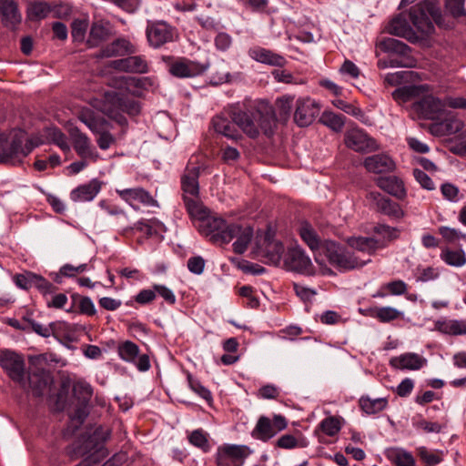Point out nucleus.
<instances>
[{"label": "nucleus", "mask_w": 466, "mask_h": 466, "mask_svg": "<svg viewBox=\"0 0 466 466\" xmlns=\"http://www.w3.org/2000/svg\"><path fill=\"white\" fill-rule=\"evenodd\" d=\"M199 167L187 166L181 176L182 200L193 219L198 221V230L215 244H227L234 238L237 224H228L223 218L209 216L199 196Z\"/></svg>", "instance_id": "obj_1"}, {"label": "nucleus", "mask_w": 466, "mask_h": 466, "mask_svg": "<svg viewBox=\"0 0 466 466\" xmlns=\"http://www.w3.org/2000/svg\"><path fill=\"white\" fill-rule=\"evenodd\" d=\"M408 16L409 20L404 14L392 18L387 26V32L411 44H418L434 33L432 20L438 23L441 13L436 0H422L410 8Z\"/></svg>", "instance_id": "obj_2"}, {"label": "nucleus", "mask_w": 466, "mask_h": 466, "mask_svg": "<svg viewBox=\"0 0 466 466\" xmlns=\"http://www.w3.org/2000/svg\"><path fill=\"white\" fill-rule=\"evenodd\" d=\"M230 117L250 138L258 137L260 132L268 137L274 134L276 120L271 112L244 111L234 106L230 110Z\"/></svg>", "instance_id": "obj_3"}, {"label": "nucleus", "mask_w": 466, "mask_h": 466, "mask_svg": "<svg viewBox=\"0 0 466 466\" xmlns=\"http://www.w3.org/2000/svg\"><path fill=\"white\" fill-rule=\"evenodd\" d=\"M24 141L22 134H15L10 140L5 135H0V163H21L35 147L32 141L27 140L25 145Z\"/></svg>", "instance_id": "obj_4"}, {"label": "nucleus", "mask_w": 466, "mask_h": 466, "mask_svg": "<svg viewBox=\"0 0 466 466\" xmlns=\"http://www.w3.org/2000/svg\"><path fill=\"white\" fill-rule=\"evenodd\" d=\"M323 248L324 254L329 263L336 266L340 270H351L362 267L370 261V258H358L354 254L331 240H325Z\"/></svg>", "instance_id": "obj_5"}, {"label": "nucleus", "mask_w": 466, "mask_h": 466, "mask_svg": "<svg viewBox=\"0 0 466 466\" xmlns=\"http://www.w3.org/2000/svg\"><path fill=\"white\" fill-rule=\"evenodd\" d=\"M251 453L247 445L224 444L218 448L216 462L218 466H242Z\"/></svg>", "instance_id": "obj_6"}, {"label": "nucleus", "mask_w": 466, "mask_h": 466, "mask_svg": "<svg viewBox=\"0 0 466 466\" xmlns=\"http://www.w3.org/2000/svg\"><path fill=\"white\" fill-rule=\"evenodd\" d=\"M287 427L288 420L280 414H275L272 420L267 416H260L252 431V436L266 442Z\"/></svg>", "instance_id": "obj_7"}, {"label": "nucleus", "mask_w": 466, "mask_h": 466, "mask_svg": "<svg viewBox=\"0 0 466 466\" xmlns=\"http://www.w3.org/2000/svg\"><path fill=\"white\" fill-rule=\"evenodd\" d=\"M110 436L111 430L108 427L99 426L86 438L83 437L78 440L75 444V450H78L77 454L79 455L94 456L96 452L102 450L104 443Z\"/></svg>", "instance_id": "obj_8"}, {"label": "nucleus", "mask_w": 466, "mask_h": 466, "mask_svg": "<svg viewBox=\"0 0 466 466\" xmlns=\"http://www.w3.org/2000/svg\"><path fill=\"white\" fill-rule=\"evenodd\" d=\"M177 30L165 21H148L147 25V37L149 45L158 48L177 38Z\"/></svg>", "instance_id": "obj_9"}, {"label": "nucleus", "mask_w": 466, "mask_h": 466, "mask_svg": "<svg viewBox=\"0 0 466 466\" xmlns=\"http://www.w3.org/2000/svg\"><path fill=\"white\" fill-rule=\"evenodd\" d=\"M411 108L420 118L435 120L442 114L445 104L438 97L425 92L412 103Z\"/></svg>", "instance_id": "obj_10"}, {"label": "nucleus", "mask_w": 466, "mask_h": 466, "mask_svg": "<svg viewBox=\"0 0 466 466\" xmlns=\"http://www.w3.org/2000/svg\"><path fill=\"white\" fill-rule=\"evenodd\" d=\"M0 367L14 380L25 386V360L22 355L15 351L5 350L0 352Z\"/></svg>", "instance_id": "obj_11"}, {"label": "nucleus", "mask_w": 466, "mask_h": 466, "mask_svg": "<svg viewBox=\"0 0 466 466\" xmlns=\"http://www.w3.org/2000/svg\"><path fill=\"white\" fill-rule=\"evenodd\" d=\"M344 142L347 147L360 153H370L378 150L380 147L373 137L359 127L347 130Z\"/></svg>", "instance_id": "obj_12"}, {"label": "nucleus", "mask_w": 466, "mask_h": 466, "mask_svg": "<svg viewBox=\"0 0 466 466\" xmlns=\"http://www.w3.org/2000/svg\"><path fill=\"white\" fill-rule=\"evenodd\" d=\"M94 106L121 127L127 124L126 116L121 114L122 96L116 92H106L102 100L94 104Z\"/></svg>", "instance_id": "obj_13"}, {"label": "nucleus", "mask_w": 466, "mask_h": 466, "mask_svg": "<svg viewBox=\"0 0 466 466\" xmlns=\"http://www.w3.org/2000/svg\"><path fill=\"white\" fill-rule=\"evenodd\" d=\"M320 106L319 103L310 97H299L296 101L294 111V122L301 127H309L319 116Z\"/></svg>", "instance_id": "obj_14"}, {"label": "nucleus", "mask_w": 466, "mask_h": 466, "mask_svg": "<svg viewBox=\"0 0 466 466\" xmlns=\"http://www.w3.org/2000/svg\"><path fill=\"white\" fill-rule=\"evenodd\" d=\"M209 63H199L187 58H178L169 64L168 72L178 78L195 77L205 73Z\"/></svg>", "instance_id": "obj_15"}, {"label": "nucleus", "mask_w": 466, "mask_h": 466, "mask_svg": "<svg viewBox=\"0 0 466 466\" xmlns=\"http://www.w3.org/2000/svg\"><path fill=\"white\" fill-rule=\"evenodd\" d=\"M284 264L287 269L291 271L302 274H311L313 272L310 258L299 247L292 248L288 250L284 258Z\"/></svg>", "instance_id": "obj_16"}, {"label": "nucleus", "mask_w": 466, "mask_h": 466, "mask_svg": "<svg viewBox=\"0 0 466 466\" xmlns=\"http://www.w3.org/2000/svg\"><path fill=\"white\" fill-rule=\"evenodd\" d=\"M70 137L72 144L76 154L83 159H89L92 162H96L99 155L93 147L91 140L77 127L70 129Z\"/></svg>", "instance_id": "obj_17"}, {"label": "nucleus", "mask_w": 466, "mask_h": 466, "mask_svg": "<svg viewBox=\"0 0 466 466\" xmlns=\"http://www.w3.org/2000/svg\"><path fill=\"white\" fill-rule=\"evenodd\" d=\"M118 196L133 208L134 203H140L147 207H158L157 201L143 187L116 189Z\"/></svg>", "instance_id": "obj_18"}, {"label": "nucleus", "mask_w": 466, "mask_h": 466, "mask_svg": "<svg viewBox=\"0 0 466 466\" xmlns=\"http://www.w3.org/2000/svg\"><path fill=\"white\" fill-rule=\"evenodd\" d=\"M248 54L250 58L261 64L279 67H283L287 64V59L283 56L261 46L249 48Z\"/></svg>", "instance_id": "obj_19"}, {"label": "nucleus", "mask_w": 466, "mask_h": 466, "mask_svg": "<svg viewBox=\"0 0 466 466\" xmlns=\"http://www.w3.org/2000/svg\"><path fill=\"white\" fill-rule=\"evenodd\" d=\"M369 198L375 203L377 210L383 213L384 215L396 219H400L405 215L404 211L398 203L392 201L390 198L382 197L379 192L369 193Z\"/></svg>", "instance_id": "obj_20"}, {"label": "nucleus", "mask_w": 466, "mask_h": 466, "mask_svg": "<svg viewBox=\"0 0 466 466\" xmlns=\"http://www.w3.org/2000/svg\"><path fill=\"white\" fill-rule=\"evenodd\" d=\"M284 252V246L274 238V233L268 230L262 243V254L272 264H279Z\"/></svg>", "instance_id": "obj_21"}, {"label": "nucleus", "mask_w": 466, "mask_h": 466, "mask_svg": "<svg viewBox=\"0 0 466 466\" xmlns=\"http://www.w3.org/2000/svg\"><path fill=\"white\" fill-rule=\"evenodd\" d=\"M102 182L97 178L91 179L86 184L79 185L70 193V198L74 202L92 201L102 188Z\"/></svg>", "instance_id": "obj_22"}, {"label": "nucleus", "mask_w": 466, "mask_h": 466, "mask_svg": "<svg viewBox=\"0 0 466 466\" xmlns=\"http://www.w3.org/2000/svg\"><path fill=\"white\" fill-rule=\"evenodd\" d=\"M299 233L302 240L308 245V247L315 253V259L319 262L317 252L319 254L324 253V242L321 241L319 236L316 232L315 228L307 221L300 223L299 228Z\"/></svg>", "instance_id": "obj_23"}, {"label": "nucleus", "mask_w": 466, "mask_h": 466, "mask_svg": "<svg viewBox=\"0 0 466 466\" xmlns=\"http://www.w3.org/2000/svg\"><path fill=\"white\" fill-rule=\"evenodd\" d=\"M426 363L427 360L425 358L413 352H408L393 357L390 360V364L393 368L409 370H418L426 365Z\"/></svg>", "instance_id": "obj_24"}, {"label": "nucleus", "mask_w": 466, "mask_h": 466, "mask_svg": "<svg viewBox=\"0 0 466 466\" xmlns=\"http://www.w3.org/2000/svg\"><path fill=\"white\" fill-rule=\"evenodd\" d=\"M347 243L350 248L366 253L369 256L373 254L377 249L386 247L385 241H380L371 237H351L347 239Z\"/></svg>", "instance_id": "obj_25"}, {"label": "nucleus", "mask_w": 466, "mask_h": 466, "mask_svg": "<svg viewBox=\"0 0 466 466\" xmlns=\"http://www.w3.org/2000/svg\"><path fill=\"white\" fill-rule=\"evenodd\" d=\"M365 168L371 173L380 174L390 172L395 168L394 161L385 154H377L364 159Z\"/></svg>", "instance_id": "obj_26"}, {"label": "nucleus", "mask_w": 466, "mask_h": 466, "mask_svg": "<svg viewBox=\"0 0 466 466\" xmlns=\"http://www.w3.org/2000/svg\"><path fill=\"white\" fill-rule=\"evenodd\" d=\"M114 67L120 71L144 74L148 71V64L144 56H133L113 62Z\"/></svg>", "instance_id": "obj_27"}, {"label": "nucleus", "mask_w": 466, "mask_h": 466, "mask_svg": "<svg viewBox=\"0 0 466 466\" xmlns=\"http://www.w3.org/2000/svg\"><path fill=\"white\" fill-rule=\"evenodd\" d=\"M428 86L426 85H410L404 86L397 88L393 93L392 96L396 102L400 105L407 102H414L422 96L423 93L428 92Z\"/></svg>", "instance_id": "obj_28"}, {"label": "nucleus", "mask_w": 466, "mask_h": 466, "mask_svg": "<svg viewBox=\"0 0 466 466\" xmlns=\"http://www.w3.org/2000/svg\"><path fill=\"white\" fill-rule=\"evenodd\" d=\"M23 320L27 322L28 329H31L43 338L58 337L60 332L66 327V323L61 321L51 322L48 326H45L30 318L25 317Z\"/></svg>", "instance_id": "obj_29"}, {"label": "nucleus", "mask_w": 466, "mask_h": 466, "mask_svg": "<svg viewBox=\"0 0 466 466\" xmlns=\"http://www.w3.org/2000/svg\"><path fill=\"white\" fill-rule=\"evenodd\" d=\"M376 184L380 189L397 198L401 199L406 196L403 182L397 177H380L376 180Z\"/></svg>", "instance_id": "obj_30"}, {"label": "nucleus", "mask_w": 466, "mask_h": 466, "mask_svg": "<svg viewBox=\"0 0 466 466\" xmlns=\"http://www.w3.org/2000/svg\"><path fill=\"white\" fill-rule=\"evenodd\" d=\"M435 329L450 336L466 335V321L462 319H439L434 323Z\"/></svg>", "instance_id": "obj_31"}, {"label": "nucleus", "mask_w": 466, "mask_h": 466, "mask_svg": "<svg viewBox=\"0 0 466 466\" xmlns=\"http://www.w3.org/2000/svg\"><path fill=\"white\" fill-rule=\"evenodd\" d=\"M212 125L215 131L221 134L225 137L238 140L241 137V135L235 127V123L231 122L228 118L223 116H216L212 119Z\"/></svg>", "instance_id": "obj_32"}, {"label": "nucleus", "mask_w": 466, "mask_h": 466, "mask_svg": "<svg viewBox=\"0 0 466 466\" xmlns=\"http://www.w3.org/2000/svg\"><path fill=\"white\" fill-rule=\"evenodd\" d=\"M0 15L5 25L14 26L21 21V15L14 0H0Z\"/></svg>", "instance_id": "obj_33"}, {"label": "nucleus", "mask_w": 466, "mask_h": 466, "mask_svg": "<svg viewBox=\"0 0 466 466\" xmlns=\"http://www.w3.org/2000/svg\"><path fill=\"white\" fill-rule=\"evenodd\" d=\"M133 52V46L130 42L124 38H118L113 41L111 44L105 46L99 56L101 57H111L116 56H124Z\"/></svg>", "instance_id": "obj_34"}, {"label": "nucleus", "mask_w": 466, "mask_h": 466, "mask_svg": "<svg viewBox=\"0 0 466 466\" xmlns=\"http://www.w3.org/2000/svg\"><path fill=\"white\" fill-rule=\"evenodd\" d=\"M238 230L234 233L237 240L233 243V250L237 254H243L250 243L253 237V228L251 227H241L237 224Z\"/></svg>", "instance_id": "obj_35"}, {"label": "nucleus", "mask_w": 466, "mask_h": 466, "mask_svg": "<svg viewBox=\"0 0 466 466\" xmlns=\"http://www.w3.org/2000/svg\"><path fill=\"white\" fill-rule=\"evenodd\" d=\"M441 259L448 266L461 268L466 265V253L462 248H444L440 254Z\"/></svg>", "instance_id": "obj_36"}, {"label": "nucleus", "mask_w": 466, "mask_h": 466, "mask_svg": "<svg viewBox=\"0 0 466 466\" xmlns=\"http://www.w3.org/2000/svg\"><path fill=\"white\" fill-rule=\"evenodd\" d=\"M50 378L47 372L40 370L38 372H32L28 375V384L35 396H41L47 389Z\"/></svg>", "instance_id": "obj_37"}, {"label": "nucleus", "mask_w": 466, "mask_h": 466, "mask_svg": "<svg viewBox=\"0 0 466 466\" xmlns=\"http://www.w3.org/2000/svg\"><path fill=\"white\" fill-rule=\"evenodd\" d=\"M386 456L395 466H415L414 457L404 449H388Z\"/></svg>", "instance_id": "obj_38"}, {"label": "nucleus", "mask_w": 466, "mask_h": 466, "mask_svg": "<svg viewBox=\"0 0 466 466\" xmlns=\"http://www.w3.org/2000/svg\"><path fill=\"white\" fill-rule=\"evenodd\" d=\"M77 117L91 132L100 131V127L108 125L107 120L104 117L96 116L95 112L89 108H82L78 112Z\"/></svg>", "instance_id": "obj_39"}, {"label": "nucleus", "mask_w": 466, "mask_h": 466, "mask_svg": "<svg viewBox=\"0 0 466 466\" xmlns=\"http://www.w3.org/2000/svg\"><path fill=\"white\" fill-rule=\"evenodd\" d=\"M308 442L300 432L296 434H283L276 441L275 446L284 450L305 448Z\"/></svg>", "instance_id": "obj_40"}, {"label": "nucleus", "mask_w": 466, "mask_h": 466, "mask_svg": "<svg viewBox=\"0 0 466 466\" xmlns=\"http://www.w3.org/2000/svg\"><path fill=\"white\" fill-rule=\"evenodd\" d=\"M359 404L363 412L368 415H374L386 409L388 400L386 398L371 399L369 396H362Z\"/></svg>", "instance_id": "obj_41"}, {"label": "nucleus", "mask_w": 466, "mask_h": 466, "mask_svg": "<svg viewBox=\"0 0 466 466\" xmlns=\"http://www.w3.org/2000/svg\"><path fill=\"white\" fill-rule=\"evenodd\" d=\"M369 311L371 318L382 323L395 320L402 316L401 311L390 306L375 307L370 309Z\"/></svg>", "instance_id": "obj_42"}, {"label": "nucleus", "mask_w": 466, "mask_h": 466, "mask_svg": "<svg viewBox=\"0 0 466 466\" xmlns=\"http://www.w3.org/2000/svg\"><path fill=\"white\" fill-rule=\"evenodd\" d=\"M380 48L384 52L397 54L402 56H407L410 52V47L408 45L398 39L390 37L380 42Z\"/></svg>", "instance_id": "obj_43"}, {"label": "nucleus", "mask_w": 466, "mask_h": 466, "mask_svg": "<svg viewBox=\"0 0 466 466\" xmlns=\"http://www.w3.org/2000/svg\"><path fill=\"white\" fill-rule=\"evenodd\" d=\"M346 117L343 115L331 111H325L320 116V122L333 131L340 132L345 125Z\"/></svg>", "instance_id": "obj_44"}, {"label": "nucleus", "mask_w": 466, "mask_h": 466, "mask_svg": "<svg viewBox=\"0 0 466 466\" xmlns=\"http://www.w3.org/2000/svg\"><path fill=\"white\" fill-rule=\"evenodd\" d=\"M188 441L193 446L200 449L203 452H208L211 450L208 434L202 429L193 431L188 435Z\"/></svg>", "instance_id": "obj_45"}, {"label": "nucleus", "mask_w": 466, "mask_h": 466, "mask_svg": "<svg viewBox=\"0 0 466 466\" xmlns=\"http://www.w3.org/2000/svg\"><path fill=\"white\" fill-rule=\"evenodd\" d=\"M108 36V29L99 23H94L91 26L87 45L89 47L97 46Z\"/></svg>", "instance_id": "obj_46"}, {"label": "nucleus", "mask_w": 466, "mask_h": 466, "mask_svg": "<svg viewBox=\"0 0 466 466\" xmlns=\"http://www.w3.org/2000/svg\"><path fill=\"white\" fill-rule=\"evenodd\" d=\"M438 232L448 244L455 245L461 240L466 241V233H463L460 229L454 228L441 226L438 228Z\"/></svg>", "instance_id": "obj_47"}, {"label": "nucleus", "mask_w": 466, "mask_h": 466, "mask_svg": "<svg viewBox=\"0 0 466 466\" xmlns=\"http://www.w3.org/2000/svg\"><path fill=\"white\" fill-rule=\"evenodd\" d=\"M120 358L127 362H135L139 355L138 346L132 341H126L118 347Z\"/></svg>", "instance_id": "obj_48"}, {"label": "nucleus", "mask_w": 466, "mask_h": 466, "mask_svg": "<svg viewBox=\"0 0 466 466\" xmlns=\"http://www.w3.org/2000/svg\"><path fill=\"white\" fill-rule=\"evenodd\" d=\"M341 420L335 416H329L321 420L319 427L328 436H335L341 429Z\"/></svg>", "instance_id": "obj_49"}, {"label": "nucleus", "mask_w": 466, "mask_h": 466, "mask_svg": "<svg viewBox=\"0 0 466 466\" xmlns=\"http://www.w3.org/2000/svg\"><path fill=\"white\" fill-rule=\"evenodd\" d=\"M293 101L292 96H283L277 99L276 106L281 120L287 121L289 118Z\"/></svg>", "instance_id": "obj_50"}, {"label": "nucleus", "mask_w": 466, "mask_h": 466, "mask_svg": "<svg viewBox=\"0 0 466 466\" xmlns=\"http://www.w3.org/2000/svg\"><path fill=\"white\" fill-rule=\"evenodd\" d=\"M110 124L103 125L100 127V131H94V134H97L99 137L96 139V143L100 149H108L115 142V137L108 131Z\"/></svg>", "instance_id": "obj_51"}, {"label": "nucleus", "mask_w": 466, "mask_h": 466, "mask_svg": "<svg viewBox=\"0 0 466 466\" xmlns=\"http://www.w3.org/2000/svg\"><path fill=\"white\" fill-rule=\"evenodd\" d=\"M49 12V5L44 2L32 3L27 9V15L31 20L43 19L47 16Z\"/></svg>", "instance_id": "obj_52"}, {"label": "nucleus", "mask_w": 466, "mask_h": 466, "mask_svg": "<svg viewBox=\"0 0 466 466\" xmlns=\"http://www.w3.org/2000/svg\"><path fill=\"white\" fill-rule=\"evenodd\" d=\"M71 35L74 41L82 42L88 27V22L84 19H76L72 23Z\"/></svg>", "instance_id": "obj_53"}, {"label": "nucleus", "mask_w": 466, "mask_h": 466, "mask_svg": "<svg viewBox=\"0 0 466 466\" xmlns=\"http://www.w3.org/2000/svg\"><path fill=\"white\" fill-rule=\"evenodd\" d=\"M131 81L134 86L146 91H155L158 87L157 78L152 76L134 77Z\"/></svg>", "instance_id": "obj_54"}, {"label": "nucleus", "mask_w": 466, "mask_h": 466, "mask_svg": "<svg viewBox=\"0 0 466 466\" xmlns=\"http://www.w3.org/2000/svg\"><path fill=\"white\" fill-rule=\"evenodd\" d=\"M374 231L375 233L383 238V239L380 240L385 241L386 246L390 241L398 238L400 235V231L398 228L387 225H379L375 228Z\"/></svg>", "instance_id": "obj_55"}, {"label": "nucleus", "mask_w": 466, "mask_h": 466, "mask_svg": "<svg viewBox=\"0 0 466 466\" xmlns=\"http://www.w3.org/2000/svg\"><path fill=\"white\" fill-rule=\"evenodd\" d=\"M417 272V280L421 282L435 280L440 277L439 269L434 267H419Z\"/></svg>", "instance_id": "obj_56"}, {"label": "nucleus", "mask_w": 466, "mask_h": 466, "mask_svg": "<svg viewBox=\"0 0 466 466\" xmlns=\"http://www.w3.org/2000/svg\"><path fill=\"white\" fill-rule=\"evenodd\" d=\"M445 6L453 17L466 15L465 0H446Z\"/></svg>", "instance_id": "obj_57"}, {"label": "nucleus", "mask_w": 466, "mask_h": 466, "mask_svg": "<svg viewBox=\"0 0 466 466\" xmlns=\"http://www.w3.org/2000/svg\"><path fill=\"white\" fill-rule=\"evenodd\" d=\"M78 275L76 266H74L72 264L66 263L63 265L59 272L56 275L54 280L55 282L60 284L62 283V278H74Z\"/></svg>", "instance_id": "obj_58"}, {"label": "nucleus", "mask_w": 466, "mask_h": 466, "mask_svg": "<svg viewBox=\"0 0 466 466\" xmlns=\"http://www.w3.org/2000/svg\"><path fill=\"white\" fill-rule=\"evenodd\" d=\"M420 459L428 466H435L441 461V456L438 453L429 451L426 448H420L419 451Z\"/></svg>", "instance_id": "obj_59"}, {"label": "nucleus", "mask_w": 466, "mask_h": 466, "mask_svg": "<svg viewBox=\"0 0 466 466\" xmlns=\"http://www.w3.org/2000/svg\"><path fill=\"white\" fill-rule=\"evenodd\" d=\"M205 264V259L202 257H191L187 260V268L191 273L200 275L204 271Z\"/></svg>", "instance_id": "obj_60"}, {"label": "nucleus", "mask_w": 466, "mask_h": 466, "mask_svg": "<svg viewBox=\"0 0 466 466\" xmlns=\"http://www.w3.org/2000/svg\"><path fill=\"white\" fill-rule=\"evenodd\" d=\"M232 45V37L224 32L218 33L215 37V46L221 52H226Z\"/></svg>", "instance_id": "obj_61"}, {"label": "nucleus", "mask_w": 466, "mask_h": 466, "mask_svg": "<svg viewBox=\"0 0 466 466\" xmlns=\"http://www.w3.org/2000/svg\"><path fill=\"white\" fill-rule=\"evenodd\" d=\"M413 176L420 185L428 190L434 189V183L431 178L423 171L419 168L413 170Z\"/></svg>", "instance_id": "obj_62"}, {"label": "nucleus", "mask_w": 466, "mask_h": 466, "mask_svg": "<svg viewBox=\"0 0 466 466\" xmlns=\"http://www.w3.org/2000/svg\"><path fill=\"white\" fill-rule=\"evenodd\" d=\"M385 288L389 290L391 295L400 296L407 292V284L400 279L393 280L385 285Z\"/></svg>", "instance_id": "obj_63"}, {"label": "nucleus", "mask_w": 466, "mask_h": 466, "mask_svg": "<svg viewBox=\"0 0 466 466\" xmlns=\"http://www.w3.org/2000/svg\"><path fill=\"white\" fill-rule=\"evenodd\" d=\"M279 389L272 384H267L262 386L258 392V397L266 400H275L279 397Z\"/></svg>", "instance_id": "obj_64"}]
</instances>
